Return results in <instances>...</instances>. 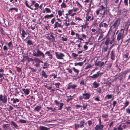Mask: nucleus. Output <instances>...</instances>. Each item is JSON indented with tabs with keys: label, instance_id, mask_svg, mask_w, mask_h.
Here are the masks:
<instances>
[{
	"label": "nucleus",
	"instance_id": "1",
	"mask_svg": "<svg viewBox=\"0 0 130 130\" xmlns=\"http://www.w3.org/2000/svg\"><path fill=\"white\" fill-rule=\"evenodd\" d=\"M32 55L36 57L41 56L42 58H44L45 57L44 53L41 51L38 48H36L35 50L33 51Z\"/></svg>",
	"mask_w": 130,
	"mask_h": 130
},
{
	"label": "nucleus",
	"instance_id": "2",
	"mask_svg": "<svg viewBox=\"0 0 130 130\" xmlns=\"http://www.w3.org/2000/svg\"><path fill=\"white\" fill-rule=\"evenodd\" d=\"M120 21V19L118 18L113 22V23L111 27V30L114 31L115 32L118 29L119 26Z\"/></svg>",
	"mask_w": 130,
	"mask_h": 130
},
{
	"label": "nucleus",
	"instance_id": "3",
	"mask_svg": "<svg viewBox=\"0 0 130 130\" xmlns=\"http://www.w3.org/2000/svg\"><path fill=\"white\" fill-rule=\"evenodd\" d=\"M124 32V29H122L120 30V32L117 35V40L118 41H120V39L121 40V42L119 43L118 44V45L119 46L121 45L122 42L123 38V34Z\"/></svg>",
	"mask_w": 130,
	"mask_h": 130
},
{
	"label": "nucleus",
	"instance_id": "4",
	"mask_svg": "<svg viewBox=\"0 0 130 130\" xmlns=\"http://www.w3.org/2000/svg\"><path fill=\"white\" fill-rule=\"evenodd\" d=\"M114 39L115 37L113 35H112L110 36H109L105 41V44L107 46L108 45L109 43L111 44L114 41Z\"/></svg>",
	"mask_w": 130,
	"mask_h": 130
},
{
	"label": "nucleus",
	"instance_id": "5",
	"mask_svg": "<svg viewBox=\"0 0 130 130\" xmlns=\"http://www.w3.org/2000/svg\"><path fill=\"white\" fill-rule=\"evenodd\" d=\"M55 54L56 57L57 59H63V57H64L65 55L63 53H59L58 52H56Z\"/></svg>",
	"mask_w": 130,
	"mask_h": 130
},
{
	"label": "nucleus",
	"instance_id": "6",
	"mask_svg": "<svg viewBox=\"0 0 130 130\" xmlns=\"http://www.w3.org/2000/svg\"><path fill=\"white\" fill-rule=\"evenodd\" d=\"M7 101L6 96L5 95L3 96L2 95H0V102L4 104L6 103Z\"/></svg>",
	"mask_w": 130,
	"mask_h": 130
},
{
	"label": "nucleus",
	"instance_id": "7",
	"mask_svg": "<svg viewBox=\"0 0 130 130\" xmlns=\"http://www.w3.org/2000/svg\"><path fill=\"white\" fill-rule=\"evenodd\" d=\"M2 127L4 130H11L9 124H3L2 125Z\"/></svg>",
	"mask_w": 130,
	"mask_h": 130
},
{
	"label": "nucleus",
	"instance_id": "8",
	"mask_svg": "<svg viewBox=\"0 0 130 130\" xmlns=\"http://www.w3.org/2000/svg\"><path fill=\"white\" fill-rule=\"evenodd\" d=\"M82 95L84 97V99L85 100L88 99L90 98V94L88 93L85 92L83 93Z\"/></svg>",
	"mask_w": 130,
	"mask_h": 130
},
{
	"label": "nucleus",
	"instance_id": "9",
	"mask_svg": "<svg viewBox=\"0 0 130 130\" xmlns=\"http://www.w3.org/2000/svg\"><path fill=\"white\" fill-rule=\"evenodd\" d=\"M129 54L128 53H127L123 55V60L125 61H126L129 59L128 57Z\"/></svg>",
	"mask_w": 130,
	"mask_h": 130
},
{
	"label": "nucleus",
	"instance_id": "10",
	"mask_svg": "<svg viewBox=\"0 0 130 130\" xmlns=\"http://www.w3.org/2000/svg\"><path fill=\"white\" fill-rule=\"evenodd\" d=\"M59 27L61 28L63 27V26L61 25V24L59 23L58 22H56L54 24V28Z\"/></svg>",
	"mask_w": 130,
	"mask_h": 130
},
{
	"label": "nucleus",
	"instance_id": "11",
	"mask_svg": "<svg viewBox=\"0 0 130 130\" xmlns=\"http://www.w3.org/2000/svg\"><path fill=\"white\" fill-rule=\"evenodd\" d=\"M45 55L48 56V58L50 60H51L52 58V54L50 53V52L49 51H47L45 53Z\"/></svg>",
	"mask_w": 130,
	"mask_h": 130
},
{
	"label": "nucleus",
	"instance_id": "12",
	"mask_svg": "<svg viewBox=\"0 0 130 130\" xmlns=\"http://www.w3.org/2000/svg\"><path fill=\"white\" fill-rule=\"evenodd\" d=\"M22 90L24 92V93L25 96L28 95L30 93L29 90L28 88L26 89H22Z\"/></svg>",
	"mask_w": 130,
	"mask_h": 130
},
{
	"label": "nucleus",
	"instance_id": "13",
	"mask_svg": "<svg viewBox=\"0 0 130 130\" xmlns=\"http://www.w3.org/2000/svg\"><path fill=\"white\" fill-rule=\"evenodd\" d=\"M103 127V125H97L94 128L95 130H102Z\"/></svg>",
	"mask_w": 130,
	"mask_h": 130
},
{
	"label": "nucleus",
	"instance_id": "14",
	"mask_svg": "<svg viewBox=\"0 0 130 130\" xmlns=\"http://www.w3.org/2000/svg\"><path fill=\"white\" fill-rule=\"evenodd\" d=\"M77 86V85L76 84H73L72 85H69L67 88V89L69 90L71 88L75 89Z\"/></svg>",
	"mask_w": 130,
	"mask_h": 130
},
{
	"label": "nucleus",
	"instance_id": "15",
	"mask_svg": "<svg viewBox=\"0 0 130 130\" xmlns=\"http://www.w3.org/2000/svg\"><path fill=\"white\" fill-rule=\"evenodd\" d=\"M100 73V71H98L97 72L96 74L93 75L92 76H91L90 77L94 80L96 79L99 76Z\"/></svg>",
	"mask_w": 130,
	"mask_h": 130
},
{
	"label": "nucleus",
	"instance_id": "16",
	"mask_svg": "<svg viewBox=\"0 0 130 130\" xmlns=\"http://www.w3.org/2000/svg\"><path fill=\"white\" fill-rule=\"evenodd\" d=\"M100 9H99L100 10L101 13L102 12V11H103V14L104 15L105 12V7L102 5L100 6Z\"/></svg>",
	"mask_w": 130,
	"mask_h": 130
},
{
	"label": "nucleus",
	"instance_id": "17",
	"mask_svg": "<svg viewBox=\"0 0 130 130\" xmlns=\"http://www.w3.org/2000/svg\"><path fill=\"white\" fill-rule=\"evenodd\" d=\"M72 10L71 9L69 10L68 11V12L66 14H65L66 16H65V17L66 19H67L68 18V16L69 15H70L71 14V12L72 11Z\"/></svg>",
	"mask_w": 130,
	"mask_h": 130
},
{
	"label": "nucleus",
	"instance_id": "18",
	"mask_svg": "<svg viewBox=\"0 0 130 130\" xmlns=\"http://www.w3.org/2000/svg\"><path fill=\"white\" fill-rule=\"evenodd\" d=\"M51 12V10L50 9L47 8H45L44 10L43 11V13H50Z\"/></svg>",
	"mask_w": 130,
	"mask_h": 130
},
{
	"label": "nucleus",
	"instance_id": "19",
	"mask_svg": "<svg viewBox=\"0 0 130 130\" xmlns=\"http://www.w3.org/2000/svg\"><path fill=\"white\" fill-rule=\"evenodd\" d=\"M41 108V105L37 106L34 109V110L35 111L38 112L40 109Z\"/></svg>",
	"mask_w": 130,
	"mask_h": 130
},
{
	"label": "nucleus",
	"instance_id": "20",
	"mask_svg": "<svg viewBox=\"0 0 130 130\" xmlns=\"http://www.w3.org/2000/svg\"><path fill=\"white\" fill-rule=\"evenodd\" d=\"M4 69L2 68H0V78L3 77L4 75Z\"/></svg>",
	"mask_w": 130,
	"mask_h": 130
},
{
	"label": "nucleus",
	"instance_id": "21",
	"mask_svg": "<svg viewBox=\"0 0 130 130\" xmlns=\"http://www.w3.org/2000/svg\"><path fill=\"white\" fill-rule=\"evenodd\" d=\"M72 69H73L74 72L75 73V75H78L79 73V70L77 69H75V68L74 67H72Z\"/></svg>",
	"mask_w": 130,
	"mask_h": 130
},
{
	"label": "nucleus",
	"instance_id": "22",
	"mask_svg": "<svg viewBox=\"0 0 130 130\" xmlns=\"http://www.w3.org/2000/svg\"><path fill=\"white\" fill-rule=\"evenodd\" d=\"M110 58L111 59L114 60L115 58V55L113 52V51L112 50L111 51V53Z\"/></svg>",
	"mask_w": 130,
	"mask_h": 130
},
{
	"label": "nucleus",
	"instance_id": "23",
	"mask_svg": "<svg viewBox=\"0 0 130 130\" xmlns=\"http://www.w3.org/2000/svg\"><path fill=\"white\" fill-rule=\"evenodd\" d=\"M11 101H13V103H15L17 102H18L19 101V100L17 98H14L11 99Z\"/></svg>",
	"mask_w": 130,
	"mask_h": 130
},
{
	"label": "nucleus",
	"instance_id": "24",
	"mask_svg": "<svg viewBox=\"0 0 130 130\" xmlns=\"http://www.w3.org/2000/svg\"><path fill=\"white\" fill-rule=\"evenodd\" d=\"M93 87L95 88H97L99 86V84L96 82H94L93 83Z\"/></svg>",
	"mask_w": 130,
	"mask_h": 130
},
{
	"label": "nucleus",
	"instance_id": "25",
	"mask_svg": "<svg viewBox=\"0 0 130 130\" xmlns=\"http://www.w3.org/2000/svg\"><path fill=\"white\" fill-rule=\"evenodd\" d=\"M11 124L15 128H17L18 127V126L17 124L13 121H12L11 122Z\"/></svg>",
	"mask_w": 130,
	"mask_h": 130
},
{
	"label": "nucleus",
	"instance_id": "26",
	"mask_svg": "<svg viewBox=\"0 0 130 130\" xmlns=\"http://www.w3.org/2000/svg\"><path fill=\"white\" fill-rule=\"evenodd\" d=\"M88 13H87L86 14V19L85 20L86 22H87L90 21V20L91 18V16L88 15Z\"/></svg>",
	"mask_w": 130,
	"mask_h": 130
},
{
	"label": "nucleus",
	"instance_id": "27",
	"mask_svg": "<svg viewBox=\"0 0 130 130\" xmlns=\"http://www.w3.org/2000/svg\"><path fill=\"white\" fill-rule=\"evenodd\" d=\"M42 75L45 78H46L47 77L45 72L43 70L41 72Z\"/></svg>",
	"mask_w": 130,
	"mask_h": 130
},
{
	"label": "nucleus",
	"instance_id": "28",
	"mask_svg": "<svg viewBox=\"0 0 130 130\" xmlns=\"http://www.w3.org/2000/svg\"><path fill=\"white\" fill-rule=\"evenodd\" d=\"M34 6L35 7V8L34 9L35 10H38V8L39 7V4L38 3H36L34 4Z\"/></svg>",
	"mask_w": 130,
	"mask_h": 130
},
{
	"label": "nucleus",
	"instance_id": "29",
	"mask_svg": "<svg viewBox=\"0 0 130 130\" xmlns=\"http://www.w3.org/2000/svg\"><path fill=\"white\" fill-rule=\"evenodd\" d=\"M39 128L40 130H48L50 129L49 128L44 126H40Z\"/></svg>",
	"mask_w": 130,
	"mask_h": 130
},
{
	"label": "nucleus",
	"instance_id": "30",
	"mask_svg": "<svg viewBox=\"0 0 130 130\" xmlns=\"http://www.w3.org/2000/svg\"><path fill=\"white\" fill-rule=\"evenodd\" d=\"M25 4L26 5V6L27 7H28L30 9H31V10H33L34 9L32 8L30 6H29L28 5V2L27 1H25Z\"/></svg>",
	"mask_w": 130,
	"mask_h": 130
},
{
	"label": "nucleus",
	"instance_id": "31",
	"mask_svg": "<svg viewBox=\"0 0 130 130\" xmlns=\"http://www.w3.org/2000/svg\"><path fill=\"white\" fill-rule=\"evenodd\" d=\"M67 6L65 4V3L63 2L61 5V8H65Z\"/></svg>",
	"mask_w": 130,
	"mask_h": 130
},
{
	"label": "nucleus",
	"instance_id": "32",
	"mask_svg": "<svg viewBox=\"0 0 130 130\" xmlns=\"http://www.w3.org/2000/svg\"><path fill=\"white\" fill-rule=\"evenodd\" d=\"M27 33L25 32L24 30L23 29L22 31L21 35L24 38L25 37V35Z\"/></svg>",
	"mask_w": 130,
	"mask_h": 130
},
{
	"label": "nucleus",
	"instance_id": "33",
	"mask_svg": "<svg viewBox=\"0 0 130 130\" xmlns=\"http://www.w3.org/2000/svg\"><path fill=\"white\" fill-rule=\"evenodd\" d=\"M83 65V63L81 62H78V63H74V65L75 66H82Z\"/></svg>",
	"mask_w": 130,
	"mask_h": 130
},
{
	"label": "nucleus",
	"instance_id": "34",
	"mask_svg": "<svg viewBox=\"0 0 130 130\" xmlns=\"http://www.w3.org/2000/svg\"><path fill=\"white\" fill-rule=\"evenodd\" d=\"M50 36L52 38V42H54L55 41V38L54 37L53 35V33H51L50 35Z\"/></svg>",
	"mask_w": 130,
	"mask_h": 130
},
{
	"label": "nucleus",
	"instance_id": "35",
	"mask_svg": "<svg viewBox=\"0 0 130 130\" xmlns=\"http://www.w3.org/2000/svg\"><path fill=\"white\" fill-rule=\"evenodd\" d=\"M13 10H15L17 12L18 11V9L16 8H11L9 9V11H12Z\"/></svg>",
	"mask_w": 130,
	"mask_h": 130
},
{
	"label": "nucleus",
	"instance_id": "36",
	"mask_svg": "<svg viewBox=\"0 0 130 130\" xmlns=\"http://www.w3.org/2000/svg\"><path fill=\"white\" fill-rule=\"evenodd\" d=\"M75 95L74 94L72 96H71V95H70L69 96H68L67 97H68L69 99H70V101L72 100L74 98H75Z\"/></svg>",
	"mask_w": 130,
	"mask_h": 130
},
{
	"label": "nucleus",
	"instance_id": "37",
	"mask_svg": "<svg viewBox=\"0 0 130 130\" xmlns=\"http://www.w3.org/2000/svg\"><path fill=\"white\" fill-rule=\"evenodd\" d=\"M76 36L77 37V39L81 40H83V38L80 37L79 34L78 33H76Z\"/></svg>",
	"mask_w": 130,
	"mask_h": 130
},
{
	"label": "nucleus",
	"instance_id": "38",
	"mask_svg": "<svg viewBox=\"0 0 130 130\" xmlns=\"http://www.w3.org/2000/svg\"><path fill=\"white\" fill-rule=\"evenodd\" d=\"M34 61L36 63H40V59L39 58H36L34 59Z\"/></svg>",
	"mask_w": 130,
	"mask_h": 130
},
{
	"label": "nucleus",
	"instance_id": "39",
	"mask_svg": "<svg viewBox=\"0 0 130 130\" xmlns=\"http://www.w3.org/2000/svg\"><path fill=\"white\" fill-rule=\"evenodd\" d=\"M19 122L21 123H26V121L25 120L20 119L19 120Z\"/></svg>",
	"mask_w": 130,
	"mask_h": 130
},
{
	"label": "nucleus",
	"instance_id": "40",
	"mask_svg": "<svg viewBox=\"0 0 130 130\" xmlns=\"http://www.w3.org/2000/svg\"><path fill=\"white\" fill-rule=\"evenodd\" d=\"M66 69L68 71V73H70L71 74H72V72L71 69L68 68H66Z\"/></svg>",
	"mask_w": 130,
	"mask_h": 130
},
{
	"label": "nucleus",
	"instance_id": "41",
	"mask_svg": "<svg viewBox=\"0 0 130 130\" xmlns=\"http://www.w3.org/2000/svg\"><path fill=\"white\" fill-rule=\"evenodd\" d=\"M101 87H99L96 90L97 92L99 93H101Z\"/></svg>",
	"mask_w": 130,
	"mask_h": 130
},
{
	"label": "nucleus",
	"instance_id": "42",
	"mask_svg": "<svg viewBox=\"0 0 130 130\" xmlns=\"http://www.w3.org/2000/svg\"><path fill=\"white\" fill-rule=\"evenodd\" d=\"M57 13L59 16H61L63 14L60 10H59L57 12Z\"/></svg>",
	"mask_w": 130,
	"mask_h": 130
},
{
	"label": "nucleus",
	"instance_id": "43",
	"mask_svg": "<svg viewBox=\"0 0 130 130\" xmlns=\"http://www.w3.org/2000/svg\"><path fill=\"white\" fill-rule=\"evenodd\" d=\"M74 125L75 129H77L79 127V124H78L75 123L74 124Z\"/></svg>",
	"mask_w": 130,
	"mask_h": 130
},
{
	"label": "nucleus",
	"instance_id": "44",
	"mask_svg": "<svg viewBox=\"0 0 130 130\" xmlns=\"http://www.w3.org/2000/svg\"><path fill=\"white\" fill-rule=\"evenodd\" d=\"M56 86V87L57 88H59V86L60 85V84L58 82L57 83H56L54 84Z\"/></svg>",
	"mask_w": 130,
	"mask_h": 130
},
{
	"label": "nucleus",
	"instance_id": "45",
	"mask_svg": "<svg viewBox=\"0 0 130 130\" xmlns=\"http://www.w3.org/2000/svg\"><path fill=\"white\" fill-rule=\"evenodd\" d=\"M27 43L28 44L30 45L33 44V43L30 40H28L27 41Z\"/></svg>",
	"mask_w": 130,
	"mask_h": 130
},
{
	"label": "nucleus",
	"instance_id": "46",
	"mask_svg": "<svg viewBox=\"0 0 130 130\" xmlns=\"http://www.w3.org/2000/svg\"><path fill=\"white\" fill-rule=\"evenodd\" d=\"M8 48H10L11 46H12V43L11 41H10L8 43Z\"/></svg>",
	"mask_w": 130,
	"mask_h": 130
},
{
	"label": "nucleus",
	"instance_id": "47",
	"mask_svg": "<svg viewBox=\"0 0 130 130\" xmlns=\"http://www.w3.org/2000/svg\"><path fill=\"white\" fill-rule=\"evenodd\" d=\"M93 66H92L91 64H89L88 65H87L86 67L85 68V69H88V68L92 67Z\"/></svg>",
	"mask_w": 130,
	"mask_h": 130
},
{
	"label": "nucleus",
	"instance_id": "48",
	"mask_svg": "<svg viewBox=\"0 0 130 130\" xmlns=\"http://www.w3.org/2000/svg\"><path fill=\"white\" fill-rule=\"evenodd\" d=\"M129 104V102L126 100L125 104L124 107H125L128 106Z\"/></svg>",
	"mask_w": 130,
	"mask_h": 130
},
{
	"label": "nucleus",
	"instance_id": "49",
	"mask_svg": "<svg viewBox=\"0 0 130 130\" xmlns=\"http://www.w3.org/2000/svg\"><path fill=\"white\" fill-rule=\"evenodd\" d=\"M55 18H53L51 20V23L52 24H53L55 21Z\"/></svg>",
	"mask_w": 130,
	"mask_h": 130
},
{
	"label": "nucleus",
	"instance_id": "50",
	"mask_svg": "<svg viewBox=\"0 0 130 130\" xmlns=\"http://www.w3.org/2000/svg\"><path fill=\"white\" fill-rule=\"evenodd\" d=\"M62 39L64 41H66L67 40V37H62Z\"/></svg>",
	"mask_w": 130,
	"mask_h": 130
},
{
	"label": "nucleus",
	"instance_id": "51",
	"mask_svg": "<svg viewBox=\"0 0 130 130\" xmlns=\"http://www.w3.org/2000/svg\"><path fill=\"white\" fill-rule=\"evenodd\" d=\"M72 55L74 57H75L78 56V54H76L75 53H73L72 54Z\"/></svg>",
	"mask_w": 130,
	"mask_h": 130
},
{
	"label": "nucleus",
	"instance_id": "52",
	"mask_svg": "<svg viewBox=\"0 0 130 130\" xmlns=\"http://www.w3.org/2000/svg\"><path fill=\"white\" fill-rule=\"evenodd\" d=\"M118 130H123L122 128L121 127V125L120 124L117 128Z\"/></svg>",
	"mask_w": 130,
	"mask_h": 130
},
{
	"label": "nucleus",
	"instance_id": "53",
	"mask_svg": "<svg viewBox=\"0 0 130 130\" xmlns=\"http://www.w3.org/2000/svg\"><path fill=\"white\" fill-rule=\"evenodd\" d=\"M83 50L84 51H85L86 50H87L88 49V47L86 45H84L83 46Z\"/></svg>",
	"mask_w": 130,
	"mask_h": 130
},
{
	"label": "nucleus",
	"instance_id": "54",
	"mask_svg": "<svg viewBox=\"0 0 130 130\" xmlns=\"http://www.w3.org/2000/svg\"><path fill=\"white\" fill-rule=\"evenodd\" d=\"M99 27L101 28L103 26V24L102 23V22H101L99 24Z\"/></svg>",
	"mask_w": 130,
	"mask_h": 130
},
{
	"label": "nucleus",
	"instance_id": "55",
	"mask_svg": "<svg viewBox=\"0 0 130 130\" xmlns=\"http://www.w3.org/2000/svg\"><path fill=\"white\" fill-rule=\"evenodd\" d=\"M103 34H101L99 36L98 38V40H100L103 37Z\"/></svg>",
	"mask_w": 130,
	"mask_h": 130
},
{
	"label": "nucleus",
	"instance_id": "56",
	"mask_svg": "<svg viewBox=\"0 0 130 130\" xmlns=\"http://www.w3.org/2000/svg\"><path fill=\"white\" fill-rule=\"evenodd\" d=\"M88 125L89 126H90L92 123V122L91 120H89L88 122Z\"/></svg>",
	"mask_w": 130,
	"mask_h": 130
},
{
	"label": "nucleus",
	"instance_id": "57",
	"mask_svg": "<svg viewBox=\"0 0 130 130\" xmlns=\"http://www.w3.org/2000/svg\"><path fill=\"white\" fill-rule=\"evenodd\" d=\"M108 25V24H107L106 23H104L103 24V26L104 28H107Z\"/></svg>",
	"mask_w": 130,
	"mask_h": 130
},
{
	"label": "nucleus",
	"instance_id": "58",
	"mask_svg": "<svg viewBox=\"0 0 130 130\" xmlns=\"http://www.w3.org/2000/svg\"><path fill=\"white\" fill-rule=\"evenodd\" d=\"M9 110L12 111L13 109V108L10 105L9 106Z\"/></svg>",
	"mask_w": 130,
	"mask_h": 130
},
{
	"label": "nucleus",
	"instance_id": "59",
	"mask_svg": "<svg viewBox=\"0 0 130 130\" xmlns=\"http://www.w3.org/2000/svg\"><path fill=\"white\" fill-rule=\"evenodd\" d=\"M128 0H124V3L125 5V6L128 5Z\"/></svg>",
	"mask_w": 130,
	"mask_h": 130
},
{
	"label": "nucleus",
	"instance_id": "60",
	"mask_svg": "<svg viewBox=\"0 0 130 130\" xmlns=\"http://www.w3.org/2000/svg\"><path fill=\"white\" fill-rule=\"evenodd\" d=\"M77 6L79 7H80L81 8H82V6L78 2H77Z\"/></svg>",
	"mask_w": 130,
	"mask_h": 130
},
{
	"label": "nucleus",
	"instance_id": "61",
	"mask_svg": "<svg viewBox=\"0 0 130 130\" xmlns=\"http://www.w3.org/2000/svg\"><path fill=\"white\" fill-rule=\"evenodd\" d=\"M126 112L128 114L130 113V109L129 108H127L126 109Z\"/></svg>",
	"mask_w": 130,
	"mask_h": 130
},
{
	"label": "nucleus",
	"instance_id": "62",
	"mask_svg": "<svg viewBox=\"0 0 130 130\" xmlns=\"http://www.w3.org/2000/svg\"><path fill=\"white\" fill-rule=\"evenodd\" d=\"M75 19L76 20H78L79 21H80L82 20V19L79 17H76Z\"/></svg>",
	"mask_w": 130,
	"mask_h": 130
},
{
	"label": "nucleus",
	"instance_id": "63",
	"mask_svg": "<svg viewBox=\"0 0 130 130\" xmlns=\"http://www.w3.org/2000/svg\"><path fill=\"white\" fill-rule=\"evenodd\" d=\"M80 84L82 85H84L85 83L84 80H82L80 82Z\"/></svg>",
	"mask_w": 130,
	"mask_h": 130
},
{
	"label": "nucleus",
	"instance_id": "64",
	"mask_svg": "<svg viewBox=\"0 0 130 130\" xmlns=\"http://www.w3.org/2000/svg\"><path fill=\"white\" fill-rule=\"evenodd\" d=\"M106 97L107 98V99H110L112 98V95H107Z\"/></svg>",
	"mask_w": 130,
	"mask_h": 130
}]
</instances>
